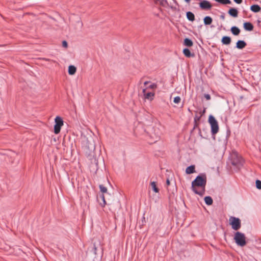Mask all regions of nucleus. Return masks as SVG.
<instances>
[{
	"label": "nucleus",
	"instance_id": "f257e3e1",
	"mask_svg": "<svg viewBox=\"0 0 261 261\" xmlns=\"http://www.w3.org/2000/svg\"><path fill=\"white\" fill-rule=\"evenodd\" d=\"M206 175L205 173H200L192 181L191 189L195 193L202 196L205 193V188L206 185Z\"/></svg>",
	"mask_w": 261,
	"mask_h": 261
},
{
	"label": "nucleus",
	"instance_id": "f03ea898",
	"mask_svg": "<svg viewBox=\"0 0 261 261\" xmlns=\"http://www.w3.org/2000/svg\"><path fill=\"white\" fill-rule=\"evenodd\" d=\"M230 160L231 164L237 171L240 170L243 166L244 160L237 152H232L230 155Z\"/></svg>",
	"mask_w": 261,
	"mask_h": 261
},
{
	"label": "nucleus",
	"instance_id": "7ed1b4c3",
	"mask_svg": "<svg viewBox=\"0 0 261 261\" xmlns=\"http://www.w3.org/2000/svg\"><path fill=\"white\" fill-rule=\"evenodd\" d=\"M148 134L152 143H155L160 139L162 132L159 127L155 126L151 128Z\"/></svg>",
	"mask_w": 261,
	"mask_h": 261
},
{
	"label": "nucleus",
	"instance_id": "20e7f679",
	"mask_svg": "<svg viewBox=\"0 0 261 261\" xmlns=\"http://www.w3.org/2000/svg\"><path fill=\"white\" fill-rule=\"evenodd\" d=\"M233 239L235 243L239 246L243 247L246 245L245 236L241 232L237 231L234 234Z\"/></svg>",
	"mask_w": 261,
	"mask_h": 261
},
{
	"label": "nucleus",
	"instance_id": "39448f33",
	"mask_svg": "<svg viewBox=\"0 0 261 261\" xmlns=\"http://www.w3.org/2000/svg\"><path fill=\"white\" fill-rule=\"evenodd\" d=\"M208 122L211 125V133L212 135L217 134L219 130V125L217 121L213 115H210L209 116Z\"/></svg>",
	"mask_w": 261,
	"mask_h": 261
},
{
	"label": "nucleus",
	"instance_id": "423d86ee",
	"mask_svg": "<svg viewBox=\"0 0 261 261\" xmlns=\"http://www.w3.org/2000/svg\"><path fill=\"white\" fill-rule=\"evenodd\" d=\"M64 125L63 118L57 116L55 118V125L54 126V132L55 134L60 133L62 126Z\"/></svg>",
	"mask_w": 261,
	"mask_h": 261
},
{
	"label": "nucleus",
	"instance_id": "0eeeda50",
	"mask_svg": "<svg viewBox=\"0 0 261 261\" xmlns=\"http://www.w3.org/2000/svg\"><path fill=\"white\" fill-rule=\"evenodd\" d=\"M229 223L231 228L234 230H239L241 227V220L239 218L230 217L229 218Z\"/></svg>",
	"mask_w": 261,
	"mask_h": 261
},
{
	"label": "nucleus",
	"instance_id": "6e6552de",
	"mask_svg": "<svg viewBox=\"0 0 261 261\" xmlns=\"http://www.w3.org/2000/svg\"><path fill=\"white\" fill-rule=\"evenodd\" d=\"M199 7L202 10H207L211 9L212 6L208 1L201 0L199 3Z\"/></svg>",
	"mask_w": 261,
	"mask_h": 261
},
{
	"label": "nucleus",
	"instance_id": "1a4fd4ad",
	"mask_svg": "<svg viewBox=\"0 0 261 261\" xmlns=\"http://www.w3.org/2000/svg\"><path fill=\"white\" fill-rule=\"evenodd\" d=\"M144 98L145 99H147L148 100H149L150 101H151L153 100V97L154 96V93L153 92H147L146 93V89H144L142 91Z\"/></svg>",
	"mask_w": 261,
	"mask_h": 261
},
{
	"label": "nucleus",
	"instance_id": "9d476101",
	"mask_svg": "<svg viewBox=\"0 0 261 261\" xmlns=\"http://www.w3.org/2000/svg\"><path fill=\"white\" fill-rule=\"evenodd\" d=\"M243 27L246 31H251L253 29V24L249 22H245L243 24Z\"/></svg>",
	"mask_w": 261,
	"mask_h": 261
},
{
	"label": "nucleus",
	"instance_id": "9b49d317",
	"mask_svg": "<svg viewBox=\"0 0 261 261\" xmlns=\"http://www.w3.org/2000/svg\"><path fill=\"white\" fill-rule=\"evenodd\" d=\"M247 44L244 40H238L236 43V48L242 49L244 48Z\"/></svg>",
	"mask_w": 261,
	"mask_h": 261
},
{
	"label": "nucleus",
	"instance_id": "f8f14e48",
	"mask_svg": "<svg viewBox=\"0 0 261 261\" xmlns=\"http://www.w3.org/2000/svg\"><path fill=\"white\" fill-rule=\"evenodd\" d=\"M228 13L231 16L233 17H237L238 15V11L237 9L236 8H230L229 10Z\"/></svg>",
	"mask_w": 261,
	"mask_h": 261
},
{
	"label": "nucleus",
	"instance_id": "ddd939ff",
	"mask_svg": "<svg viewBox=\"0 0 261 261\" xmlns=\"http://www.w3.org/2000/svg\"><path fill=\"white\" fill-rule=\"evenodd\" d=\"M195 172V166L193 165L188 166L186 169V173L187 174H190Z\"/></svg>",
	"mask_w": 261,
	"mask_h": 261
},
{
	"label": "nucleus",
	"instance_id": "4468645a",
	"mask_svg": "<svg viewBox=\"0 0 261 261\" xmlns=\"http://www.w3.org/2000/svg\"><path fill=\"white\" fill-rule=\"evenodd\" d=\"M183 54L188 58L193 57L195 56L194 54L191 53L190 49L188 48H186L183 49Z\"/></svg>",
	"mask_w": 261,
	"mask_h": 261
},
{
	"label": "nucleus",
	"instance_id": "2eb2a0df",
	"mask_svg": "<svg viewBox=\"0 0 261 261\" xmlns=\"http://www.w3.org/2000/svg\"><path fill=\"white\" fill-rule=\"evenodd\" d=\"M230 31L231 33L235 36L239 35L241 32L240 29L236 26L232 27L230 29Z\"/></svg>",
	"mask_w": 261,
	"mask_h": 261
},
{
	"label": "nucleus",
	"instance_id": "dca6fc26",
	"mask_svg": "<svg viewBox=\"0 0 261 261\" xmlns=\"http://www.w3.org/2000/svg\"><path fill=\"white\" fill-rule=\"evenodd\" d=\"M221 42L223 44L228 45L231 43V38L228 36H223L221 39Z\"/></svg>",
	"mask_w": 261,
	"mask_h": 261
},
{
	"label": "nucleus",
	"instance_id": "f3484780",
	"mask_svg": "<svg viewBox=\"0 0 261 261\" xmlns=\"http://www.w3.org/2000/svg\"><path fill=\"white\" fill-rule=\"evenodd\" d=\"M250 10L254 13H257L261 10V8L258 5H253L250 7Z\"/></svg>",
	"mask_w": 261,
	"mask_h": 261
},
{
	"label": "nucleus",
	"instance_id": "a211bd4d",
	"mask_svg": "<svg viewBox=\"0 0 261 261\" xmlns=\"http://www.w3.org/2000/svg\"><path fill=\"white\" fill-rule=\"evenodd\" d=\"M186 16L187 19L191 21H193L195 20L194 14L190 11H188L186 13Z\"/></svg>",
	"mask_w": 261,
	"mask_h": 261
},
{
	"label": "nucleus",
	"instance_id": "6ab92c4d",
	"mask_svg": "<svg viewBox=\"0 0 261 261\" xmlns=\"http://www.w3.org/2000/svg\"><path fill=\"white\" fill-rule=\"evenodd\" d=\"M76 68L74 66L70 65L68 67V72L69 74L73 75L76 72Z\"/></svg>",
	"mask_w": 261,
	"mask_h": 261
},
{
	"label": "nucleus",
	"instance_id": "aec40b11",
	"mask_svg": "<svg viewBox=\"0 0 261 261\" xmlns=\"http://www.w3.org/2000/svg\"><path fill=\"white\" fill-rule=\"evenodd\" d=\"M212 21V18L209 16H205L203 19L204 24L206 25L211 24Z\"/></svg>",
	"mask_w": 261,
	"mask_h": 261
},
{
	"label": "nucleus",
	"instance_id": "412c9836",
	"mask_svg": "<svg viewBox=\"0 0 261 261\" xmlns=\"http://www.w3.org/2000/svg\"><path fill=\"white\" fill-rule=\"evenodd\" d=\"M204 201L206 204L208 205H211L213 204V199L211 196H207L204 197Z\"/></svg>",
	"mask_w": 261,
	"mask_h": 261
},
{
	"label": "nucleus",
	"instance_id": "4be33fe9",
	"mask_svg": "<svg viewBox=\"0 0 261 261\" xmlns=\"http://www.w3.org/2000/svg\"><path fill=\"white\" fill-rule=\"evenodd\" d=\"M184 44L185 46L191 47L193 45V43L190 39L187 38L184 40Z\"/></svg>",
	"mask_w": 261,
	"mask_h": 261
},
{
	"label": "nucleus",
	"instance_id": "5701e85b",
	"mask_svg": "<svg viewBox=\"0 0 261 261\" xmlns=\"http://www.w3.org/2000/svg\"><path fill=\"white\" fill-rule=\"evenodd\" d=\"M151 186L153 191L155 193H158L159 191V189L156 187V183L155 181H152L150 183Z\"/></svg>",
	"mask_w": 261,
	"mask_h": 261
},
{
	"label": "nucleus",
	"instance_id": "b1692460",
	"mask_svg": "<svg viewBox=\"0 0 261 261\" xmlns=\"http://www.w3.org/2000/svg\"><path fill=\"white\" fill-rule=\"evenodd\" d=\"M99 197L102 200V203H100V204L101 206L103 207L106 204V200H105V196H104L103 194H102L100 195H99Z\"/></svg>",
	"mask_w": 261,
	"mask_h": 261
},
{
	"label": "nucleus",
	"instance_id": "393cba45",
	"mask_svg": "<svg viewBox=\"0 0 261 261\" xmlns=\"http://www.w3.org/2000/svg\"><path fill=\"white\" fill-rule=\"evenodd\" d=\"M99 189L100 191L103 193L107 192V188L103 186L102 185H100L99 186Z\"/></svg>",
	"mask_w": 261,
	"mask_h": 261
},
{
	"label": "nucleus",
	"instance_id": "a878e982",
	"mask_svg": "<svg viewBox=\"0 0 261 261\" xmlns=\"http://www.w3.org/2000/svg\"><path fill=\"white\" fill-rule=\"evenodd\" d=\"M256 187L258 189H261V181L257 179L255 182Z\"/></svg>",
	"mask_w": 261,
	"mask_h": 261
},
{
	"label": "nucleus",
	"instance_id": "bb28decb",
	"mask_svg": "<svg viewBox=\"0 0 261 261\" xmlns=\"http://www.w3.org/2000/svg\"><path fill=\"white\" fill-rule=\"evenodd\" d=\"M181 98L179 96H176L174 98L173 102L175 103H178L180 101Z\"/></svg>",
	"mask_w": 261,
	"mask_h": 261
},
{
	"label": "nucleus",
	"instance_id": "cd10ccee",
	"mask_svg": "<svg viewBox=\"0 0 261 261\" xmlns=\"http://www.w3.org/2000/svg\"><path fill=\"white\" fill-rule=\"evenodd\" d=\"M157 87V85L156 84H154V83H153L151 85H150L149 86H148V88H150V89H155Z\"/></svg>",
	"mask_w": 261,
	"mask_h": 261
},
{
	"label": "nucleus",
	"instance_id": "c85d7f7f",
	"mask_svg": "<svg viewBox=\"0 0 261 261\" xmlns=\"http://www.w3.org/2000/svg\"><path fill=\"white\" fill-rule=\"evenodd\" d=\"M62 46L65 48H67L68 46V43L66 41L64 40L62 41Z\"/></svg>",
	"mask_w": 261,
	"mask_h": 261
},
{
	"label": "nucleus",
	"instance_id": "c756f323",
	"mask_svg": "<svg viewBox=\"0 0 261 261\" xmlns=\"http://www.w3.org/2000/svg\"><path fill=\"white\" fill-rule=\"evenodd\" d=\"M204 97L206 98V100H208L211 99V95L209 94H204Z\"/></svg>",
	"mask_w": 261,
	"mask_h": 261
},
{
	"label": "nucleus",
	"instance_id": "7c9ffc66",
	"mask_svg": "<svg viewBox=\"0 0 261 261\" xmlns=\"http://www.w3.org/2000/svg\"><path fill=\"white\" fill-rule=\"evenodd\" d=\"M235 3L238 4H240L242 3V0H233Z\"/></svg>",
	"mask_w": 261,
	"mask_h": 261
},
{
	"label": "nucleus",
	"instance_id": "2f4dec72",
	"mask_svg": "<svg viewBox=\"0 0 261 261\" xmlns=\"http://www.w3.org/2000/svg\"><path fill=\"white\" fill-rule=\"evenodd\" d=\"M93 249H94V253L95 254H96V250H97V248L95 245V244L94 245V248H93Z\"/></svg>",
	"mask_w": 261,
	"mask_h": 261
},
{
	"label": "nucleus",
	"instance_id": "473e14b6",
	"mask_svg": "<svg viewBox=\"0 0 261 261\" xmlns=\"http://www.w3.org/2000/svg\"><path fill=\"white\" fill-rule=\"evenodd\" d=\"M200 117L195 116L194 118V120L196 121L197 120H199L200 119Z\"/></svg>",
	"mask_w": 261,
	"mask_h": 261
},
{
	"label": "nucleus",
	"instance_id": "72a5a7b5",
	"mask_svg": "<svg viewBox=\"0 0 261 261\" xmlns=\"http://www.w3.org/2000/svg\"><path fill=\"white\" fill-rule=\"evenodd\" d=\"M170 182L169 179H167L166 180V185H167V186H169V185H170Z\"/></svg>",
	"mask_w": 261,
	"mask_h": 261
},
{
	"label": "nucleus",
	"instance_id": "f704fd0d",
	"mask_svg": "<svg viewBox=\"0 0 261 261\" xmlns=\"http://www.w3.org/2000/svg\"><path fill=\"white\" fill-rule=\"evenodd\" d=\"M205 113V109H204V110H203L201 112V115L204 114V113Z\"/></svg>",
	"mask_w": 261,
	"mask_h": 261
},
{
	"label": "nucleus",
	"instance_id": "c9c22d12",
	"mask_svg": "<svg viewBox=\"0 0 261 261\" xmlns=\"http://www.w3.org/2000/svg\"><path fill=\"white\" fill-rule=\"evenodd\" d=\"M149 83V81H146V82H145L144 83V84L145 85H147Z\"/></svg>",
	"mask_w": 261,
	"mask_h": 261
},
{
	"label": "nucleus",
	"instance_id": "e433bc0d",
	"mask_svg": "<svg viewBox=\"0 0 261 261\" xmlns=\"http://www.w3.org/2000/svg\"><path fill=\"white\" fill-rule=\"evenodd\" d=\"M187 3H189L191 0H185Z\"/></svg>",
	"mask_w": 261,
	"mask_h": 261
},
{
	"label": "nucleus",
	"instance_id": "4c0bfd02",
	"mask_svg": "<svg viewBox=\"0 0 261 261\" xmlns=\"http://www.w3.org/2000/svg\"><path fill=\"white\" fill-rule=\"evenodd\" d=\"M221 18L224 19V16L223 15H221Z\"/></svg>",
	"mask_w": 261,
	"mask_h": 261
}]
</instances>
